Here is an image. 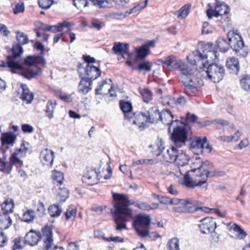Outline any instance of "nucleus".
<instances>
[{"label": "nucleus", "instance_id": "nucleus-9", "mask_svg": "<svg viewBox=\"0 0 250 250\" xmlns=\"http://www.w3.org/2000/svg\"><path fill=\"white\" fill-rule=\"evenodd\" d=\"M77 70L80 77H86V79L92 81L97 79L101 74L99 67L93 64L80 63L78 65Z\"/></svg>", "mask_w": 250, "mask_h": 250}, {"label": "nucleus", "instance_id": "nucleus-39", "mask_svg": "<svg viewBox=\"0 0 250 250\" xmlns=\"http://www.w3.org/2000/svg\"><path fill=\"white\" fill-rule=\"evenodd\" d=\"M52 177L55 184L57 186H60L62 184L64 179L62 173L59 171L54 170L52 174Z\"/></svg>", "mask_w": 250, "mask_h": 250}, {"label": "nucleus", "instance_id": "nucleus-14", "mask_svg": "<svg viewBox=\"0 0 250 250\" xmlns=\"http://www.w3.org/2000/svg\"><path fill=\"white\" fill-rule=\"evenodd\" d=\"M190 172H191L190 170L185 169V171L183 172L182 174L184 175V179L180 182V183L188 188L203 186L204 183H206V181H201L200 180H193L191 177L192 175L190 176L189 174Z\"/></svg>", "mask_w": 250, "mask_h": 250}, {"label": "nucleus", "instance_id": "nucleus-31", "mask_svg": "<svg viewBox=\"0 0 250 250\" xmlns=\"http://www.w3.org/2000/svg\"><path fill=\"white\" fill-rule=\"evenodd\" d=\"M207 138L205 137L203 139L200 137L197 138L190 143V147L192 149H198L202 150L204 148V146L207 143Z\"/></svg>", "mask_w": 250, "mask_h": 250}, {"label": "nucleus", "instance_id": "nucleus-57", "mask_svg": "<svg viewBox=\"0 0 250 250\" xmlns=\"http://www.w3.org/2000/svg\"><path fill=\"white\" fill-rule=\"evenodd\" d=\"M8 164H6L4 163V160H1L0 158V171L2 172H9L10 170V166Z\"/></svg>", "mask_w": 250, "mask_h": 250}, {"label": "nucleus", "instance_id": "nucleus-30", "mask_svg": "<svg viewBox=\"0 0 250 250\" xmlns=\"http://www.w3.org/2000/svg\"><path fill=\"white\" fill-rule=\"evenodd\" d=\"M216 43L217 48L221 52H227L230 47L229 42V41L228 42L226 39L222 37L217 39Z\"/></svg>", "mask_w": 250, "mask_h": 250}, {"label": "nucleus", "instance_id": "nucleus-32", "mask_svg": "<svg viewBox=\"0 0 250 250\" xmlns=\"http://www.w3.org/2000/svg\"><path fill=\"white\" fill-rule=\"evenodd\" d=\"M16 39L18 42V43L14 44L12 47H14L15 45H19L21 47H22V45H24L28 43V38L26 34H24L23 32H21L19 31H16Z\"/></svg>", "mask_w": 250, "mask_h": 250}, {"label": "nucleus", "instance_id": "nucleus-47", "mask_svg": "<svg viewBox=\"0 0 250 250\" xmlns=\"http://www.w3.org/2000/svg\"><path fill=\"white\" fill-rule=\"evenodd\" d=\"M137 69L140 72L142 70H145L146 72H149L151 70V65L149 62H144L138 64Z\"/></svg>", "mask_w": 250, "mask_h": 250}, {"label": "nucleus", "instance_id": "nucleus-38", "mask_svg": "<svg viewBox=\"0 0 250 250\" xmlns=\"http://www.w3.org/2000/svg\"><path fill=\"white\" fill-rule=\"evenodd\" d=\"M136 50V57L138 59H144L149 54L148 49L143 45Z\"/></svg>", "mask_w": 250, "mask_h": 250}, {"label": "nucleus", "instance_id": "nucleus-27", "mask_svg": "<svg viewBox=\"0 0 250 250\" xmlns=\"http://www.w3.org/2000/svg\"><path fill=\"white\" fill-rule=\"evenodd\" d=\"M21 157H19V155L16 153L15 152L13 153L10 158H9V162H7L4 161V163L7 165L8 164L10 166V170L9 172H3L6 174H10L13 168V165H16L17 167H21L23 166V162L22 161L20 160Z\"/></svg>", "mask_w": 250, "mask_h": 250}, {"label": "nucleus", "instance_id": "nucleus-18", "mask_svg": "<svg viewBox=\"0 0 250 250\" xmlns=\"http://www.w3.org/2000/svg\"><path fill=\"white\" fill-rule=\"evenodd\" d=\"M42 238V234L40 231L31 229L25 235L24 241L26 244L34 246L36 245Z\"/></svg>", "mask_w": 250, "mask_h": 250}, {"label": "nucleus", "instance_id": "nucleus-23", "mask_svg": "<svg viewBox=\"0 0 250 250\" xmlns=\"http://www.w3.org/2000/svg\"><path fill=\"white\" fill-rule=\"evenodd\" d=\"M129 44L127 43H121L119 42H115L114 43L112 50L115 54L120 55L123 58L124 55L128 54L129 53Z\"/></svg>", "mask_w": 250, "mask_h": 250}, {"label": "nucleus", "instance_id": "nucleus-5", "mask_svg": "<svg viewBox=\"0 0 250 250\" xmlns=\"http://www.w3.org/2000/svg\"><path fill=\"white\" fill-rule=\"evenodd\" d=\"M143 117H146V121L147 123L153 124L159 118L164 124H166L168 126V131L170 132L171 127L173 124L176 122H179V120H173L174 116L169 110H164L162 112H159L158 108L157 106L152 107L148 110L147 113H142Z\"/></svg>", "mask_w": 250, "mask_h": 250}, {"label": "nucleus", "instance_id": "nucleus-48", "mask_svg": "<svg viewBox=\"0 0 250 250\" xmlns=\"http://www.w3.org/2000/svg\"><path fill=\"white\" fill-rule=\"evenodd\" d=\"M54 2V0H38L39 6L44 9H49Z\"/></svg>", "mask_w": 250, "mask_h": 250}, {"label": "nucleus", "instance_id": "nucleus-28", "mask_svg": "<svg viewBox=\"0 0 250 250\" xmlns=\"http://www.w3.org/2000/svg\"><path fill=\"white\" fill-rule=\"evenodd\" d=\"M21 86L22 90L21 98L23 101H25L27 104L31 103L34 99V93L30 91L26 84L22 83Z\"/></svg>", "mask_w": 250, "mask_h": 250}, {"label": "nucleus", "instance_id": "nucleus-13", "mask_svg": "<svg viewBox=\"0 0 250 250\" xmlns=\"http://www.w3.org/2000/svg\"><path fill=\"white\" fill-rule=\"evenodd\" d=\"M200 222L201 223L199 225V228L202 233L209 234L214 231L216 228V223L212 217H205Z\"/></svg>", "mask_w": 250, "mask_h": 250}, {"label": "nucleus", "instance_id": "nucleus-1", "mask_svg": "<svg viewBox=\"0 0 250 250\" xmlns=\"http://www.w3.org/2000/svg\"><path fill=\"white\" fill-rule=\"evenodd\" d=\"M165 68L170 71L180 69V78L185 86L184 92L189 96L195 95L197 89L203 85V81L197 77V67L191 68L176 56L171 55L165 58Z\"/></svg>", "mask_w": 250, "mask_h": 250}, {"label": "nucleus", "instance_id": "nucleus-7", "mask_svg": "<svg viewBox=\"0 0 250 250\" xmlns=\"http://www.w3.org/2000/svg\"><path fill=\"white\" fill-rule=\"evenodd\" d=\"M151 220V219L149 215L141 214L137 215L134 218L133 226L138 235L141 237H146L148 228H149Z\"/></svg>", "mask_w": 250, "mask_h": 250}, {"label": "nucleus", "instance_id": "nucleus-45", "mask_svg": "<svg viewBox=\"0 0 250 250\" xmlns=\"http://www.w3.org/2000/svg\"><path fill=\"white\" fill-rule=\"evenodd\" d=\"M88 3L90 1L92 4L99 8H103L107 7L109 4V1L108 0H87Z\"/></svg>", "mask_w": 250, "mask_h": 250}, {"label": "nucleus", "instance_id": "nucleus-50", "mask_svg": "<svg viewBox=\"0 0 250 250\" xmlns=\"http://www.w3.org/2000/svg\"><path fill=\"white\" fill-rule=\"evenodd\" d=\"M197 119L198 117L196 115L194 114H191L188 112L187 113L186 115V122L184 123V121H180V123L182 124L185 125H188L189 122L195 123V122H196Z\"/></svg>", "mask_w": 250, "mask_h": 250}, {"label": "nucleus", "instance_id": "nucleus-37", "mask_svg": "<svg viewBox=\"0 0 250 250\" xmlns=\"http://www.w3.org/2000/svg\"><path fill=\"white\" fill-rule=\"evenodd\" d=\"M35 217V213L32 209H27L22 215L21 219L25 222H32Z\"/></svg>", "mask_w": 250, "mask_h": 250}, {"label": "nucleus", "instance_id": "nucleus-42", "mask_svg": "<svg viewBox=\"0 0 250 250\" xmlns=\"http://www.w3.org/2000/svg\"><path fill=\"white\" fill-rule=\"evenodd\" d=\"M143 100L146 103H148L152 99V93L150 90L147 88L142 89L140 91Z\"/></svg>", "mask_w": 250, "mask_h": 250}, {"label": "nucleus", "instance_id": "nucleus-15", "mask_svg": "<svg viewBox=\"0 0 250 250\" xmlns=\"http://www.w3.org/2000/svg\"><path fill=\"white\" fill-rule=\"evenodd\" d=\"M176 146H171L167 150V153L164 155L163 160H159V162L163 165L166 164V163L174 162L177 158L178 155L180 151L179 150Z\"/></svg>", "mask_w": 250, "mask_h": 250}, {"label": "nucleus", "instance_id": "nucleus-55", "mask_svg": "<svg viewBox=\"0 0 250 250\" xmlns=\"http://www.w3.org/2000/svg\"><path fill=\"white\" fill-rule=\"evenodd\" d=\"M140 162L141 165H145L157 164L160 163L158 159H140Z\"/></svg>", "mask_w": 250, "mask_h": 250}, {"label": "nucleus", "instance_id": "nucleus-25", "mask_svg": "<svg viewBox=\"0 0 250 250\" xmlns=\"http://www.w3.org/2000/svg\"><path fill=\"white\" fill-rule=\"evenodd\" d=\"M182 206L184 207L186 212L193 213L197 211L196 209L199 202L192 199H186L182 201Z\"/></svg>", "mask_w": 250, "mask_h": 250}, {"label": "nucleus", "instance_id": "nucleus-62", "mask_svg": "<svg viewBox=\"0 0 250 250\" xmlns=\"http://www.w3.org/2000/svg\"><path fill=\"white\" fill-rule=\"evenodd\" d=\"M34 47L37 50L41 51L40 54L39 56H42L43 57L44 55V46L42 44L39 42H36L34 45Z\"/></svg>", "mask_w": 250, "mask_h": 250}, {"label": "nucleus", "instance_id": "nucleus-40", "mask_svg": "<svg viewBox=\"0 0 250 250\" xmlns=\"http://www.w3.org/2000/svg\"><path fill=\"white\" fill-rule=\"evenodd\" d=\"M168 250H180L179 240L176 237L170 239L167 243Z\"/></svg>", "mask_w": 250, "mask_h": 250}, {"label": "nucleus", "instance_id": "nucleus-19", "mask_svg": "<svg viewBox=\"0 0 250 250\" xmlns=\"http://www.w3.org/2000/svg\"><path fill=\"white\" fill-rule=\"evenodd\" d=\"M81 79L78 85V91L83 95H86L92 89L93 81L86 78V77H80Z\"/></svg>", "mask_w": 250, "mask_h": 250}, {"label": "nucleus", "instance_id": "nucleus-36", "mask_svg": "<svg viewBox=\"0 0 250 250\" xmlns=\"http://www.w3.org/2000/svg\"><path fill=\"white\" fill-rule=\"evenodd\" d=\"M76 214L77 208L74 205L69 206L64 213L66 220L68 221L71 218L74 219L76 216Z\"/></svg>", "mask_w": 250, "mask_h": 250}, {"label": "nucleus", "instance_id": "nucleus-26", "mask_svg": "<svg viewBox=\"0 0 250 250\" xmlns=\"http://www.w3.org/2000/svg\"><path fill=\"white\" fill-rule=\"evenodd\" d=\"M226 66L230 73L237 74L240 70L239 60L235 57L229 58L226 61Z\"/></svg>", "mask_w": 250, "mask_h": 250}, {"label": "nucleus", "instance_id": "nucleus-3", "mask_svg": "<svg viewBox=\"0 0 250 250\" xmlns=\"http://www.w3.org/2000/svg\"><path fill=\"white\" fill-rule=\"evenodd\" d=\"M208 47L205 45L201 46L197 50L193 51L189 56H187L189 62L194 66H197L201 62L203 70L206 72L207 77L214 83H219L223 78L225 70L223 65L212 63L208 64Z\"/></svg>", "mask_w": 250, "mask_h": 250}, {"label": "nucleus", "instance_id": "nucleus-17", "mask_svg": "<svg viewBox=\"0 0 250 250\" xmlns=\"http://www.w3.org/2000/svg\"><path fill=\"white\" fill-rule=\"evenodd\" d=\"M6 204H2L1 208L3 210V213L0 214V229H6L9 228L12 224V220L8 215V213L13 212L10 208L9 210L5 208Z\"/></svg>", "mask_w": 250, "mask_h": 250}, {"label": "nucleus", "instance_id": "nucleus-56", "mask_svg": "<svg viewBox=\"0 0 250 250\" xmlns=\"http://www.w3.org/2000/svg\"><path fill=\"white\" fill-rule=\"evenodd\" d=\"M148 0H145L144 2L139 3L137 6H134L133 8H132L130 10V12H129V14H131L132 13L136 12L137 10L142 9L145 7L148 3Z\"/></svg>", "mask_w": 250, "mask_h": 250}, {"label": "nucleus", "instance_id": "nucleus-59", "mask_svg": "<svg viewBox=\"0 0 250 250\" xmlns=\"http://www.w3.org/2000/svg\"><path fill=\"white\" fill-rule=\"evenodd\" d=\"M37 212H39V214L40 216H42L44 215L45 213V208L43 203L41 202H39L38 205V207L37 208Z\"/></svg>", "mask_w": 250, "mask_h": 250}, {"label": "nucleus", "instance_id": "nucleus-24", "mask_svg": "<svg viewBox=\"0 0 250 250\" xmlns=\"http://www.w3.org/2000/svg\"><path fill=\"white\" fill-rule=\"evenodd\" d=\"M120 107L124 112L126 119L130 120L134 116V114L132 113V105L130 102L121 100L120 101Z\"/></svg>", "mask_w": 250, "mask_h": 250}, {"label": "nucleus", "instance_id": "nucleus-53", "mask_svg": "<svg viewBox=\"0 0 250 250\" xmlns=\"http://www.w3.org/2000/svg\"><path fill=\"white\" fill-rule=\"evenodd\" d=\"M104 25V23L98 19H94L91 21V27L94 28L98 30H100Z\"/></svg>", "mask_w": 250, "mask_h": 250}, {"label": "nucleus", "instance_id": "nucleus-46", "mask_svg": "<svg viewBox=\"0 0 250 250\" xmlns=\"http://www.w3.org/2000/svg\"><path fill=\"white\" fill-rule=\"evenodd\" d=\"M241 85L245 90H250V75H245L241 80Z\"/></svg>", "mask_w": 250, "mask_h": 250}, {"label": "nucleus", "instance_id": "nucleus-49", "mask_svg": "<svg viewBox=\"0 0 250 250\" xmlns=\"http://www.w3.org/2000/svg\"><path fill=\"white\" fill-rule=\"evenodd\" d=\"M28 149L29 148L25 146L24 141H23L21 145L20 148L17 149L15 152L19 155V157H24L26 156Z\"/></svg>", "mask_w": 250, "mask_h": 250}, {"label": "nucleus", "instance_id": "nucleus-52", "mask_svg": "<svg viewBox=\"0 0 250 250\" xmlns=\"http://www.w3.org/2000/svg\"><path fill=\"white\" fill-rule=\"evenodd\" d=\"M204 171H205L206 174L205 178H203V180H200V181H206V183H204V185H205V187L207 188L208 186V184L207 183L208 178L216 176V171H210L208 169L204 170Z\"/></svg>", "mask_w": 250, "mask_h": 250}, {"label": "nucleus", "instance_id": "nucleus-8", "mask_svg": "<svg viewBox=\"0 0 250 250\" xmlns=\"http://www.w3.org/2000/svg\"><path fill=\"white\" fill-rule=\"evenodd\" d=\"M179 122H175L172 126H175L173 128L172 133H171L170 139L177 147H181L185 146L188 140V131L185 127L180 126Z\"/></svg>", "mask_w": 250, "mask_h": 250}, {"label": "nucleus", "instance_id": "nucleus-20", "mask_svg": "<svg viewBox=\"0 0 250 250\" xmlns=\"http://www.w3.org/2000/svg\"><path fill=\"white\" fill-rule=\"evenodd\" d=\"M42 232L43 237H45L44 250H48L51 248L53 241L52 230L50 227L46 226L42 229Z\"/></svg>", "mask_w": 250, "mask_h": 250}, {"label": "nucleus", "instance_id": "nucleus-16", "mask_svg": "<svg viewBox=\"0 0 250 250\" xmlns=\"http://www.w3.org/2000/svg\"><path fill=\"white\" fill-rule=\"evenodd\" d=\"M16 138V135L12 132L2 134L1 137V148L3 150V151H5L9 147H12L14 146Z\"/></svg>", "mask_w": 250, "mask_h": 250}, {"label": "nucleus", "instance_id": "nucleus-51", "mask_svg": "<svg viewBox=\"0 0 250 250\" xmlns=\"http://www.w3.org/2000/svg\"><path fill=\"white\" fill-rule=\"evenodd\" d=\"M58 194L60 197V200L63 202L69 197L68 191L65 188H60Z\"/></svg>", "mask_w": 250, "mask_h": 250}, {"label": "nucleus", "instance_id": "nucleus-33", "mask_svg": "<svg viewBox=\"0 0 250 250\" xmlns=\"http://www.w3.org/2000/svg\"><path fill=\"white\" fill-rule=\"evenodd\" d=\"M49 214L52 217L59 216L62 212V208L57 204L50 205L48 209Z\"/></svg>", "mask_w": 250, "mask_h": 250}, {"label": "nucleus", "instance_id": "nucleus-63", "mask_svg": "<svg viewBox=\"0 0 250 250\" xmlns=\"http://www.w3.org/2000/svg\"><path fill=\"white\" fill-rule=\"evenodd\" d=\"M157 147L158 152L156 155L159 156L165 148L164 142L162 140V139L158 140Z\"/></svg>", "mask_w": 250, "mask_h": 250}, {"label": "nucleus", "instance_id": "nucleus-12", "mask_svg": "<svg viewBox=\"0 0 250 250\" xmlns=\"http://www.w3.org/2000/svg\"><path fill=\"white\" fill-rule=\"evenodd\" d=\"M101 176L100 172H98L95 169L87 168L85 174L83 176L82 180L83 183L88 186H92L98 183Z\"/></svg>", "mask_w": 250, "mask_h": 250}, {"label": "nucleus", "instance_id": "nucleus-29", "mask_svg": "<svg viewBox=\"0 0 250 250\" xmlns=\"http://www.w3.org/2000/svg\"><path fill=\"white\" fill-rule=\"evenodd\" d=\"M57 105V101L55 100H48L46 103L45 113L46 116L51 120L54 118V114Z\"/></svg>", "mask_w": 250, "mask_h": 250}, {"label": "nucleus", "instance_id": "nucleus-54", "mask_svg": "<svg viewBox=\"0 0 250 250\" xmlns=\"http://www.w3.org/2000/svg\"><path fill=\"white\" fill-rule=\"evenodd\" d=\"M24 11V5L23 2L18 3L13 8V13L15 14H18L20 13H23Z\"/></svg>", "mask_w": 250, "mask_h": 250}, {"label": "nucleus", "instance_id": "nucleus-21", "mask_svg": "<svg viewBox=\"0 0 250 250\" xmlns=\"http://www.w3.org/2000/svg\"><path fill=\"white\" fill-rule=\"evenodd\" d=\"M40 158L43 165L51 167L53 164L54 153L53 151L46 148L41 152Z\"/></svg>", "mask_w": 250, "mask_h": 250}, {"label": "nucleus", "instance_id": "nucleus-2", "mask_svg": "<svg viewBox=\"0 0 250 250\" xmlns=\"http://www.w3.org/2000/svg\"><path fill=\"white\" fill-rule=\"evenodd\" d=\"M112 196L116 203L114 204V209H111V213L117 231L127 229L126 222L133 215V210L129 208L130 205H134L141 209L150 210L149 205L146 202H133L129 200L127 196L123 194L112 193Z\"/></svg>", "mask_w": 250, "mask_h": 250}, {"label": "nucleus", "instance_id": "nucleus-6", "mask_svg": "<svg viewBox=\"0 0 250 250\" xmlns=\"http://www.w3.org/2000/svg\"><path fill=\"white\" fill-rule=\"evenodd\" d=\"M227 37L230 48H232L237 56L245 57L248 54V46L245 45L242 37L238 31L233 29L227 34Z\"/></svg>", "mask_w": 250, "mask_h": 250}, {"label": "nucleus", "instance_id": "nucleus-4", "mask_svg": "<svg viewBox=\"0 0 250 250\" xmlns=\"http://www.w3.org/2000/svg\"><path fill=\"white\" fill-rule=\"evenodd\" d=\"M11 54L7 56V61H1L0 62V67H7L11 69L12 72L15 73V70H21L20 74L24 78L31 80L41 71V69L38 68L37 70H33L30 67L23 69L21 63L16 61V59L19 58L23 53V48L19 45H15L11 48Z\"/></svg>", "mask_w": 250, "mask_h": 250}, {"label": "nucleus", "instance_id": "nucleus-11", "mask_svg": "<svg viewBox=\"0 0 250 250\" xmlns=\"http://www.w3.org/2000/svg\"><path fill=\"white\" fill-rule=\"evenodd\" d=\"M215 1V10L209 9L207 10V15L209 19L213 17H218L219 16L227 15L230 11L229 6L224 2L219 1L218 0Z\"/></svg>", "mask_w": 250, "mask_h": 250}, {"label": "nucleus", "instance_id": "nucleus-41", "mask_svg": "<svg viewBox=\"0 0 250 250\" xmlns=\"http://www.w3.org/2000/svg\"><path fill=\"white\" fill-rule=\"evenodd\" d=\"M194 164H197V165L200 167H202L203 169L204 170L208 169V168H209L210 167H211L212 166V164L208 161H206L204 162H203L200 158L199 157L196 156L195 158V162H194Z\"/></svg>", "mask_w": 250, "mask_h": 250}, {"label": "nucleus", "instance_id": "nucleus-61", "mask_svg": "<svg viewBox=\"0 0 250 250\" xmlns=\"http://www.w3.org/2000/svg\"><path fill=\"white\" fill-rule=\"evenodd\" d=\"M22 131L24 133H32L34 131V128L32 126L29 124H23L21 126Z\"/></svg>", "mask_w": 250, "mask_h": 250}, {"label": "nucleus", "instance_id": "nucleus-60", "mask_svg": "<svg viewBox=\"0 0 250 250\" xmlns=\"http://www.w3.org/2000/svg\"><path fill=\"white\" fill-rule=\"evenodd\" d=\"M83 58L84 61L83 63L92 64V63L96 62V60L94 58L91 57L89 55H83Z\"/></svg>", "mask_w": 250, "mask_h": 250}, {"label": "nucleus", "instance_id": "nucleus-10", "mask_svg": "<svg viewBox=\"0 0 250 250\" xmlns=\"http://www.w3.org/2000/svg\"><path fill=\"white\" fill-rule=\"evenodd\" d=\"M46 64V61L42 56H37V55H29L26 57L23 60V64L26 65L24 66L23 64L21 65L23 66V69H25L28 67L31 68L33 70H37L39 68L41 71L36 76L40 75L42 72V69L41 67H39L38 65L45 66Z\"/></svg>", "mask_w": 250, "mask_h": 250}, {"label": "nucleus", "instance_id": "nucleus-35", "mask_svg": "<svg viewBox=\"0 0 250 250\" xmlns=\"http://www.w3.org/2000/svg\"><path fill=\"white\" fill-rule=\"evenodd\" d=\"M190 4H185L176 12V15L178 18L185 19L189 13Z\"/></svg>", "mask_w": 250, "mask_h": 250}, {"label": "nucleus", "instance_id": "nucleus-22", "mask_svg": "<svg viewBox=\"0 0 250 250\" xmlns=\"http://www.w3.org/2000/svg\"><path fill=\"white\" fill-rule=\"evenodd\" d=\"M189 160V157L183 151L180 150L175 162L179 166V170L181 174H183V172L185 171L184 167L188 166Z\"/></svg>", "mask_w": 250, "mask_h": 250}, {"label": "nucleus", "instance_id": "nucleus-43", "mask_svg": "<svg viewBox=\"0 0 250 250\" xmlns=\"http://www.w3.org/2000/svg\"><path fill=\"white\" fill-rule=\"evenodd\" d=\"M191 172L193 173V174L192 175V177H197L201 178V180H203V178H205V171L203 169L202 167H200L199 166L197 168H193L190 169Z\"/></svg>", "mask_w": 250, "mask_h": 250}, {"label": "nucleus", "instance_id": "nucleus-44", "mask_svg": "<svg viewBox=\"0 0 250 250\" xmlns=\"http://www.w3.org/2000/svg\"><path fill=\"white\" fill-rule=\"evenodd\" d=\"M231 229H232L235 232L238 233V238L240 239H244L247 235L245 231L238 225L234 224L233 226H231Z\"/></svg>", "mask_w": 250, "mask_h": 250}, {"label": "nucleus", "instance_id": "nucleus-34", "mask_svg": "<svg viewBox=\"0 0 250 250\" xmlns=\"http://www.w3.org/2000/svg\"><path fill=\"white\" fill-rule=\"evenodd\" d=\"M241 136V133L239 130H236L234 135L231 136H220L217 139L219 141L230 142L232 141H237Z\"/></svg>", "mask_w": 250, "mask_h": 250}, {"label": "nucleus", "instance_id": "nucleus-64", "mask_svg": "<svg viewBox=\"0 0 250 250\" xmlns=\"http://www.w3.org/2000/svg\"><path fill=\"white\" fill-rule=\"evenodd\" d=\"M7 237L4 232H0V247H4L7 241Z\"/></svg>", "mask_w": 250, "mask_h": 250}, {"label": "nucleus", "instance_id": "nucleus-58", "mask_svg": "<svg viewBox=\"0 0 250 250\" xmlns=\"http://www.w3.org/2000/svg\"><path fill=\"white\" fill-rule=\"evenodd\" d=\"M73 4L78 8H80L81 6L86 7L88 6L87 0H73Z\"/></svg>", "mask_w": 250, "mask_h": 250}]
</instances>
